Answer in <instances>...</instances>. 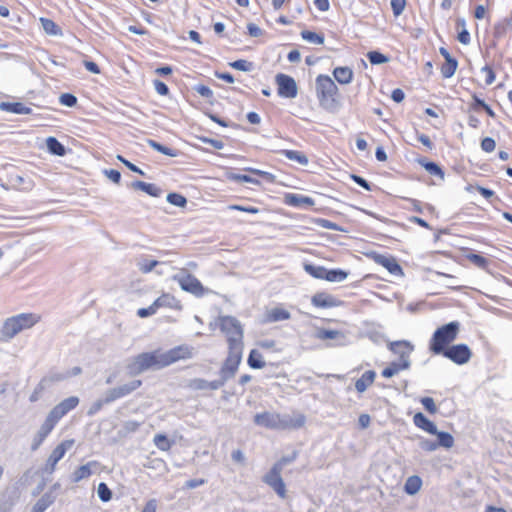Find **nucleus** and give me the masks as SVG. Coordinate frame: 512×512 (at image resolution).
I'll list each match as a JSON object with an SVG mask.
<instances>
[{
    "label": "nucleus",
    "mask_w": 512,
    "mask_h": 512,
    "mask_svg": "<svg viewBox=\"0 0 512 512\" xmlns=\"http://www.w3.org/2000/svg\"><path fill=\"white\" fill-rule=\"evenodd\" d=\"M59 102L67 107H74L77 104V97L71 93H63L59 97Z\"/></svg>",
    "instance_id": "obj_56"
},
{
    "label": "nucleus",
    "mask_w": 512,
    "mask_h": 512,
    "mask_svg": "<svg viewBox=\"0 0 512 512\" xmlns=\"http://www.w3.org/2000/svg\"><path fill=\"white\" fill-rule=\"evenodd\" d=\"M419 446L422 450L427 452L435 451L438 448L437 441H432L429 439H422L419 442Z\"/></svg>",
    "instance_id": "obj_63"
},
{
    "label": "nucleus",
    "mask_w": 512,
    "mask_h": 512,
    "mask_svg": "<svg viewBox=\"0 0 512 512\" xmlns=\"http://www.w3.org/2000/svg\"><path fill=\"white\" fill-rule=\"evenodd\" d=\"M304 270L316 279H325L326 277V268L319 265L314 264H305Z\"/></svg>",
    "instance_id": "obj_40"
},
{
    "label": "nucleus",
    "mask_w": 512,
    "mask_h": 512,
    "mask_svg": "<svg viewBox=\"0 0 512 512\" xmlns=\"http://www.w3.org/2000/svg\"><path fill=\"white\" fill-rule=\"evenodd\" d=\"M376 377V373L373 370L365 371L362 376L356 380L355 389L359 393H363L366 389L373 384Z\"/></svg>",
    "instance_id": "obj_25"
},
{
    "label": "nucleus",
    "mask_w": 512,
    "mask_h": 512,
    "mask_svg": "<svg viewBox=\"0 0 512 512\" xmlns=\"http://www.w3.org/2000/svg\"><path fill=\"white\" fill-rule=\"evenodd\" d=\"M55 502V496L52 492H46L35 503L32 510L35 512H45Z\"/></svg>",
    "instance_id": "obj_29"
},
{
    "label": "nucleus",
    "mask_w": 512,
    "mask_h": 512,
    "mask_svg": "<svg viewBox=\"0 0 512 512\" xmlns=\"http://www.w3.org/2000/svg\"><path fill=\"white\" fill-rule=\"evenodd\" d=\"M458 67V61L453 57L445 60L441 66V74L444 78H451Z\"/></svg>",
    "instance_id": "obj_36"
},
{
    "label": "nucleus",
    "mask_w": 512,
    "mask_h": 512,
    "mask_svg": "<svg viewBox=\"0 0 512 512\" xmlns=\"http://www.w3.org/2000/svg\"><path fill=\"white\" fill-rule=\"evenodd\" d=\"M375 262L385 267L392 275H403V270L394 257L377 255Z\"/></svg>",
    "instance_id": "obj_19"
},
{
    "label": "nucleus",
    "mask_w": 512,
    "mask_h": 512,
    "mask_svg": "<svg viewBox=\"0 0 512 512\" xmlns=\"http://www.w3.org/2000/svg\"><path fill=\"white\" fill-rule=\"evenodd\" d=\"M167 201L177 207H184L187 204V199L179 193H169Z\"/></svg>",
    "instance_id": "obj_54"
},
{
    "label": "nucleus",
    "mask_w": 512,
    "mask_h": 512,
    "mask_svg": "<svg viewBox=\"0 0 512 512\" xmlns=\"http://www.w3.org/2000/svg\"><path fill=\"white\" fill-rule=\"evenodd\" d=\"M298 456V452L297 451H293L290 455H286V456H283L281 457V459H279L276 463H274L275 465H279V467L283 470V468L294 462L296 460Z\"/></svg>",
    "instance_id": "obj_59"
},
{
    "label": "nucleus",
    "mask_w": 512,
    "mask_h": 512,
    "mask_svg": "<svg viewBox=\"0 0 512 512\" xmlns=\"http://www.w3.org/2000/svg\"><path fill=\"white\" fill-rule=\"evenodd\" d=\"M97 494L101 501L108 502L112 499V491L103 482L98 485Z\"/></svg>",
    "instance_id": "obj_52"
},
{
    "label": "nucleus",
    "mask_w": 512,
    "mask_h": 512,
    "mask_svg": "<svg viewBox=\"0 0 512 512\" xmlns=\"http://www.w3.org/2000/svg\"><path fill=\"white\" fill-rule=\"evenodd\" d=\"M227 178L229 180H232V181H236V182H246V183H252V184H260V182L255 179V178H252L246 174H237V173H233V172H229L227 174Z\"/></svg>",
    "instance_id": "obj_51"
},
{
    "label": "nucleus",
    "mask_w": 512,
    "mask_h": 512,
    "mask_svg": "<svg viewBox=\"0 0 512 512\" xmlns=\"http://www.w3.org/2000/svg\"><path fill=\"white\" fill-rule=\"evenodd\" d=\"M160 264H163V262L157 260L141 259L137 265L141 272L149 273Z\"/></svg>",
    "instance_id": "obj_49"
},
{
    "label": "nucleus",
    "mask_w": 512,
    "mask_h": 512,
    "mask_svg": "<svg viewBox=\"0 0 512 512\" xmlns=\"http://www.w3.org/2000/svg\"><path fill=\"white\" fill-rule=\"evenodd\" d=\"M120 398H121V396H120L117 388L114 387L105 392L104 397H103V402L110 404Z\"/></svg>",
    "instance_id": "obj_57"
},
{
    "label": "nucleus",
    "mask_w": 512,
    "mask_h": 512,
    "mask_svg": "<svg viewBox=\"0 0 512 512\" xmlns=\"http://www.w3.org/2000/svg\"><path fill=\"white\" fill-rule=\"evenodd\" d=\"M279 413L263 412L254 416V423L269 429L279 430Z\"/></svg>",
    "instance_id": "obj_14"
},
{
    "label": "nucleus",
    "mask_w": 512,
    "mask_h": 512,
    "mask_svg": "<svg viewBox=\"0 0 512 512\" xmlns=\"http://www.w3.org/2000/svg\"><path fill=\"white\" fill-rule=\"evenodd\" d=\"M154 306L157 308L167 307L172 309H181L180 301L169 293H163L154 301Z\"/></svg>",
    "instance_id": "obj_22"
},
{
    "label": "nucleus",
    "mask_w": 512,
    "mask_h": 512,
    "mask_svg": "<svg viewBox=\"0 0 512 512\" xmlns=\"http://www.w3.org/2000/svg\"><path fill=\"white\" fill-rule=\"evenodd\" d=\"M131 187L135 190H141L153 197H159L162 193V190L155 184L146 183L139 180L132 182Z\"/></svg>",
    "instance_id": "obj_26"
},
{
    "label": "nucleus",
    "mask_w": 512,
    "mask_h": 512,
    "mask_svg": "<svg viewBox=\"0 0 512 512\" xmlns=\"http://www.w3.org/2000/svg\"><path fill=\"white\" fill-rule=\"evenodd\" d=\"M337 92L338 87L331 77L319 75L316 78V95L322 108L328 111H333L337 108V101L335 99Z\"/></svg>",
    "instance_id": "obj_3"
},
{
    "label": "nucleus",
    "mask_w": 512,
    "mask_h": 512,
    "mask_svg": "<svg viewBox=\"0 0 512 512\" xmlns=\"http://www.w3.org/2000/svg\"><path fill=\"white\" fill-rule=\"evenodd\" d=\"M0 110L14 113V114H30L32 109L30 107L25 106L21 102H1Z\"/></svg>",
    "instance_id": "obj_24"
},
{
    "label": "nucleus",
    "mask_w": 512,
    "mask_h": 512,
    "mask_svg": "<svg viewBox=\"0 0 512 512\" xmlns=\"http://www.w3.org/2000/svg\"><path fill=\"white\" fill-rule=\"evenodd\" d=\"M496 147V142L491 137H485L481 141V149L487 153L493 152Z\"/></svg>",
    "instance_id": "obj_60"
},
{
    "label": "nucleus",
    "mask_w": 512,
    "mask_h": 512,
    "mask_svg": "<svg viewBox=\"0 0 512 512\" xmlns=\"http://www.w3.org/2000/svg\"><path fill=\"white\" fill-rule=\"evenodd\" d=\"M40 317L33 313H21L7 318L0 330V339L4 342L11 340L18 333L33 327Z\"/></svg>",
    "instance_id": "obj_1"
},
{
    "label": "nucleus",
    "mask_w": 512,
    "mask_h": 512,
    "mask_svg": "<svg viewBox=\"0 0 512 512\" xmlns=\"http://www.w3.org/2000/svg\"><path fill=\"white\" fill-rule=\"evenodd\" d=\"M194 90L202 97L210 99L213 97V91L206 85L198 84L194 86Z\"/></svg>",
    "instance_id": "obj_61"
},
{
    "label": "nucleus",
    "mask_w": 512,
    "mask_h": 512,
    "mask_svg": "<svg viewBox=\"0 0 512 512\" xmlns=\"http://www.w3.org/2000/svg\"><path fill=\"white\" fill-rule=\"evenodd\" d=\"M46 146L48 151L56 156H64L66 149L62 143H60L55 137H48L46 139Z\"/></svg>",
    "instance_id": "obj_33"
},
{
    "label": "nucleus",
    "mask_w": 512,
    "mask_h": 512,
    "mask_svg": "<svg viewBox=\"0 0 512 512\" xmlns=\"http://www.w3.org/2000/svg\"><path fill=\"white\" fill-rule=\"evenodd\" d=\"M275 80L278 85L277 93L280 97L292 99L297 96L298 88L293 77L279 73Z\"/></svg>",
    "instance_id": "obj_12"
},
{
    "label": "nucleus",
    "mask_w": 512,
    "mask_h": 512,
    "mask_svg": "<svg viewBox=\"0 0 512 512\" xmlns=\"http://www.w3.org/2000/svg\"><path fill=\"white\" fill-rule=\"evenodd\" d=\"M421 404L424 406V408L430 413L435 414L437 412V407L434 402V399L431 397H423L421 399Z\"/></svg>",
    "instance_id": "obj_62"
},
{
    "label": "nucleus",
    "mask_w": 512,
    "mask_h": 512,
    "mask_svg": "<svg viewBox=\"0 0 512 512\" xmlns=\"http://www.w3.org/2000/svg\"><path fill=\"white\" fill-rule=\"evenodd\" d=\"M219 327L226 335L228 348L233 345L243 347V327L240 321L233 316H220L218 318Z\"/></svg>",
    "instance_id": "obj_5"
},
{
    "label": "nucleus",
    "mask_w": 512,
    "mask_h": 512,
    "mask_svg": "<svg viewBox=\"0 0 512 512\" xmlns=\"http://www.w3.org/2000/svg\"><path fill=\"white\" fill-rule=\"evenodd\" d=\"M419 163L425 168V170L430 173L431 175H434V176H439L440 178H444V172L443 170L440 168V166L438 164H436L435 162H430V161H424V160H420Z\"/></svg>",
    "instance_id": "obj_44"
},
{
    "label": "nucleus",
    "mask_w": 512,
    "mask_h": 512,
    "mask_svg": "<svg viewBox=\"0 0 512 512\" xmlns=\"http://www.w3.org/2000/svg\"><path fill=\"white\" fill-rule=\"evenodd\" d=\"M40 22L42 24L43 30L47 34L53 35V36H57V35H61L62 34L61 29L59 28V26L53 20L42 17V18H40Z\"/></svg>",
    "instance_id": "obj_38"
},
{
    "label": "nucleus",
    "mask_w": 512,
    "mask_h": 512,
    "mask_svg": "<svg viewBox=\"0 0 512 512\" xmlns=\"http://www.w3.org/2000/svg\"><path fill=\"white\" fill-rule=\"evenodd\" d=\"M242 353L243 347L235 345L229 347L228 356L220 369V376H223L224 380H229L234 377L242 360Z\"/></svg>",
    "instance_id": "obj_7"
},
{
    "label": "nucleus",
    "mask_w": 512,
    "mask_h": 512,
    "mask_svg": "<svg viewBox=\"0 0 512 512\" xmlns=\"http://www.w3.org/2000/svg\"><path fill=\"white\" fill-rule=\"evenodd\" d=\"M8 182L11 187L19 190L29 191L33 187V182L30 179L26 180L20 175L11 174L8 178Z\"/></svg>",
    "instance_id": "obj_28"
},
{
    "label": "nucleus",
    "mask_w": 512,
    "mask_h": 512,
    "mask_svg": "<svg viewBox=\"0 0 512 512\" xmlns=\"http://www.w3.org/2000/svg\"><path fill=\"white\" fill-rule=\"evenodd\" d=\"M311 303L313 306L319 308H332L340 306L342 301L326 292H318L312 296Z\"/></svg>",
    "instance_id": "obj_16"
},
{
    "label": "nucleus",
    "mask_w": 512,
    "mask_h": 512,
    "mask_svg": "<svg viewBox=\"0 0 512 512\" xmlns=\"http://www.w3.org/2000/svg\"><path fill=\"white\" fill-rule=\"evenodd\" d=\"M333 76L340 84H349L353 79V71L347 66L336 67Z\"/></svg>",
    "instance_id": "obj_30"
},
{
    "label": "nucleus",
    "mask_w": 512,
    "mask_h": 512,
    "mask_svg": "<svg viewBox=\"0 0 512 512\" xmlns=\"http://www.w3.org/2000/svg\"><path fill=\"white\" fill-rule=\"evenodd\" d=\"M467 259L479 268L485 269L488 265V260L479 254H469Z\"/></svg>",
    "instance_id": "obj_55"
},
{
    "label": "nucleus",
    "mask_w": 512,
    "mask_h": 512,
    "mask_svg": "<svg viewBox=\"0 0 512 512\" xmlns=\"http://www.w3.org/2000/svg\"><path fill=\"white\" fill-rule=\"evenodd\" d=\"M229 66L243 72H250L253 70L254 65L252 62H249L244 59H239L234 62L229 63Z\"/></svg>",
    "instance_id": "obj_50"
},
{
    "label": "nucleus",
    "mask_w": 512,
    "mask_h": 512,
    "mask_svg": "<svg viewBox=\"0 0 512 512\" xmlns=\"http://www.w3.org/2000/svg\"><path fill=\"white\" fill-rule=\"evenodd\" d=\"M74 440H64L58 444L51 454L49 455L45 465L42 468V473L51 475L56 469L57 463L64 457L66 452L73 446Z\"/></svg>",
    "instance_id": "obj_9"
},
{
    "label": "nucleus",
    "mask_w": 512,
    "mask_h": 512,
    "mask_svg": "<svg viewBox=\"0 0 512 512\" xmlns=\"http://www.w3.org/2000/svg\"><path fill=\"white\" fill-rule=\"evenodd\" d=\"M157 308L154 306V302L146 308H140L137 310V316L140 318H146L154 315L157 312Z\"/></svg>",
    "instance_id": "obj_64"
},
{
    "label": "nucleus",
    "mask_w": 512,
    "mask_h": 512,
    "mask_svg": "<svg viewBox=\"0 0 512 512\" xmlns=\"http://www.w3.org/2000/svg\"><path fill=\"white\" fill-rule=\"evenodd\" d=\"M442 356L451 360L457 365H463L470 361L472 351L466 344L451 345L446 350L441 352Z\"/></svg>",
    "instance_id": "obj_10"
},
{
    "label": "nucleus",
    "mask_w": 512,
    "mask_h": 512,
    "mask_svg": "<svg viewBox=\"0 0 512 512\" xmlns=\"http://www.w3.org/2000/svg\"><path fill=\"white\" fill-rule=\"evenodd\" d=\"M348 277V272L341 269L326 270L325 280L330 282H342Z\"/></svg>",
    "instance_id": "obj_42"
},
{
    "label": "nucleus",
    "mask_w": 512,
    "mask_h": 512,
    "mask_svg": "<svg viewBox=\"0 0 512 512\" xmlns=\"http://www.w3.org/2000/svg\"><path fill=\"white\" fill-rule=\"evenodd\" d=\"M125 368L129 376H137L149 369H161L158 350L138 354L127 361Z\"/></svg>",
    "instance_id": "obj_4"
},
{
    "label": "nucleus",
    "mask_w": 512,
    "mask_h": 512,
    "mask_svg": "<svg viewBox=\"0 0 512 512\" xmlns=\"http://www.w3.org/2000/svg\"><path fill=\"white\" fill-rule=\"evenodd\" d=\"M301 36L304 40L314 43V44H317V45H321L324 43V36L322 34H318L316 32L304 30L301 32Z\"/></svg>",
    "instance_id": "obj_47"
},
{
    "label": "nucleus",
    "mask_w": 512,
    "mask_h": 512,
    "mask_svg": "<svg viewBox=\"0 0 512 512\" xmlns=\"http://www.w3.org/2000/svg\"><path fill=\"white\" fill-rule=\"evenodd\" d=\"M147 144L152 148L154 149L155 151L159 152V153H162L166 156H169V157H177L179 152L175 149H172V148H169V147H166L162 144H160L159 142L155 141V140H152V139H148L147 140Z\"/></svg>",
    "instance_id": "obj_34"
},
{
    "label": "nucleus",
    "mask_w": 512,
    "mask_h": 512,
    "mask_svg": "<svg viewBox=\"0 0 512 512\" xmlns=\"http://www.w3.org/2000/svg\"><path fill=\"white\" fill-rule=\"evenodd\" d=\"M142 425L141 422L135 421V420H128L125 421L122 425V428L120 430V434L122 436H127L131 433L136 432L140 426Z\"/></svg>",
    "instance_id": "obj_46"
},
{
    "label": "nucleus",
    "mask_w": 512,
    "mask_h": 512,
    "mask_svg": "<svg viewBox=\"0 0 512 512\" xmlns=\"http://www.w3.org/2000/svg\"><path fill=\"white\" fill-rule=\"evenodd\" d=\"M98 467L99 463L97 461H89L88 463L81 465L72 473V482L78 483L83 479L89 478L93 473V469Z\"/></svg>",
    "instance_id": "obj_17"
},
{
    "label": "nucleus",
    "mask_w": 512,
    "mask_h": 512,
    "mask_svg": "<svg viewBox=\"0 0 512 512\" xmlns=\"http://www.w3.org/2000/svg\"><path fill=\"white\" fill-rule=\"evenodd\" d=\"M247 362L252 369H262L265 366L263 356L257 349L250 351Z\"/></svg>",
    "instance_id": "obj_35"
},
{
    "label": "nucleus",
    "mask_w": 512,
    "mask_h": 512,
    "mask_svg": "<svg viewBox=\"0 0 512 512\" xmlns=\"http://www.w3.org/2000/svg\"><path fill=\"white\" fill-rule=\"evenodd\" d=\"M434 435L437 436V445L438 447H443L446 449H450L454 445V438L453 436L448 432L438 431V433H435Z\"/></svg>",
    "instance_id": "obj_39"
},
{
    "label": "nucleus",
    "mask_w": 512,
    "mask_h": 512,
    "mask_svg": "<svg viewBox=\"0 0 512 512\" xmlns=\"http://www.w3.org/2000/svg\"><path fill=\"white\" fill-rule=\"evenodd\" d=\"M389 349L394 354L399 356L398 361L405 362V361H410V355H411L414 347H413V345H411L410 342L401 340V341L391 342L389 344Z\"/></svg>",
    "instance_id": "obj_15"
},
{
    "label": "nucleus",
    "mask_w": 512,
    "mask_h": 512,
    "mask_svg": "<svg viewBox=\"0 0 512 512\" xmlns=\"http://www.w3.org/2000/svg\"><path fill=\"white\" fill-rule=\"evenodd\" d=\"M422 487V479L417 475L409 476L404 484V491L408 495L417 494Z\"/></svg>",
    "instance_id": "obj_31"
},
{
    "label": "nucleus",
    "mask_w": 512,
    "mask_h": 512,
    "mask_svg": "<svg viewBox=\"0 0 512 512\" xmlns=\"http://www.w3.org/2000/svg\"><path fill=\"white\" fill-rule=\"evenodd\" d=\"M410 366H411V361H405V362L393 361L389 364V366H387L386 368H384L382 370L381 374L385 378H391L394 375L398 374L400 371L409 369Z\"/></svg>",
    "instance_id": "obj_23"
},
{
    "label": "nucleus",
    "mask_w": 512,
    "mask_h": 512,
    "mask_svg": "<svg viewBox=\"0 0 512 512\" xmlns=\"http://www.w3.org/2000/svg\"><path fill=\"white\" fill-rule=\"evenodd\" d=\"M284 202L289 206L297 208L313 206L315 204L313 198L293 193L286 194L284 197Z\"/></svg>",
    "instance_id": "obj_18"
},
{
    "label": "nucleus",
    "mask_w": 512,
    "mask_h": 512,
    "mask_svg": "<svg viewBox=\"0 0 512 512\" xmlns=\"http://www.w3.org/2000/svg\"><path fill=\"white\" fill-rule=\"evenodd\" d=\"M173 280L179 284L182 290L196 297H202L208 292V289L204 288L202 283L186 269H181L178 274L173 276Z\"/></svg>",
    "instance_id": "obj_6"
},
{
    "label": "nucleus",
    "mask_w": 512,
    "mask_h": 512,
    "mask_svg": "<svg viewBox=\"0 0 512 512\" xmlns=\"http://www.w3.org/2000/svg\"><path fill=\"white\" fill-rule=\"evenodd\" d=\"M281 153L285 155L289 160L296 161L301 165L308 164V158L305 154L296 150H282Z\"/></svg>",
    "instance_id": "obj_41"
},
{
    "label": "nucleus",
    "mask_w": 512,
    "mask_h": 512,
    "mask_svg": "<svg viewBox=\"0 0 512 512\" xmlns=\"http://www.w3.org/2000/svg\"><path fill=\"white\" fill-rule=\"evenodd\" d=\"M306 423V416L300 412L292 414H280L279 430H296L302 428Z\"/></svg>",
    "instance_id": "obj_13"
},
{
    "label": "nucleus",
    "mask_w": 512,
    "mask_h": 512,
    "mask_svg": "<svg viewBox=\"0 0 512 512\" xmlns=\"http://www.w3.org/2000/svg\"><path fill=\"white\" fill-rule=\"evenodd\" d=\"M64 411L59 409L58 406H55L47 415L46 419L49 423H51L54 427L58 423V421L65 416Z\"/></svg>",
    "instance_id": "obj_53"
},
{
    "label": "nucleus",
    "mask_w": 512,
    "mask_h": 512,
    "mask_svg": "<svg viewBox=\"0 0 512 512\" xmlns=\"http://www.w3.org/2000/svg\"><path fill=\"white\" fill-rule=\"evenodd\" d=\"M53 429L54 426L47 420H45L41 425L40 429L38 430L37 434L33 438L31 450L36 451Z\"/></svg>",
    "instance_id": "obj_20"
},
{
    "label": "nucleus",
    "mask_w": 512,
    "mask_h": 512,
    "mask_svg": "<svg viewBox=\"0 0 512 512\" xmlns=\"http://www.w3.org/2000/svg\"><path fill=\"white\" fill-rule=\"evenodd\" d=\"M192 357L191 349L188 346L180 345L174 347L166 352H161L158 350V359L160 368H164L169 366L179 360L189 359Z\"/></svg>",
    "instance_id": "obj_8"
},
{
    "label": "nucleus",
    "mask_w": 512,
    "mask_h": 512,
    "mask_svg": "<svg viewBox=\"0 0 512 512\" xmlns=\"http://www.w3.org/2000/svg\"><path fill=\"white\" fill-rule=\"evenodd\" d=\"M459 331L460 323L458 321H452L437 328L429 341V350L434 355L441 354L456 340Z\"/></svg>",
    "instance_id": "obj_2"
},
{
    "label": "nucleus",
    "mask_w": 512,
    "mask_h": 512,
    "mask_svg": "<svg viewBox=\"0 0 512 512\" xmlns=\"http://www.w3.org/2000/svg\"><path fill=\"white\" fill-rule=\"evenodd\" d=\"M291 314L288 310H285L281 307H275L269 310L266 313V322L272 323V322H278L283 320L290 319Z\"/></svg>",
    "instance_id": "obj_27"
},
{
    "label": "nucleus",
    "mask_w": 512,
    "mask_h": 512,
    "mask_svg": "<svg viewBox=\"0 0 512 512\" xmlns=\"http://www.w3.org/2000/svg\"><path fill=\"white\" fill-rule=\"evenodd\" d=\"M78 404H79V398L77 396H70V397L64 399L63 401H61L56 406H58L59 409H61L62 411H64L65 414H67L68 412H70L71 410L76 408Z\"/></svg>",
    "instance_id": "obj_43"
},
{
    "label": "nucleus",
    "mask_w": 512,
    "mask_h": 512,
    "mask_svg": "<svg viewBox=\"0 0 512 512\" xmlns=\"http://www.w3.org/2000/svg\"><path fill=\"white\" fill-rule=\"evenodd\" d=\"M413 422L415 426L430 434L438 433L436 425L421 412H418L414 415Z\"/></svg>",
    "instance_id": "obj_21"
},
{
    "label": "nucleus",
    "mask_w": 512,
    "mask_h": 512,
    "mask_svg": "<svg viewBox=\"0 0 512 512\" xmlns=\"http://www.w3.org/2000/svg\"><path fill=\"white\" fill-rule=\"evenodd\" d=\"M142 385L141 380H132L129 383L117 386V390L121 396V398L131 394L135 390H137Z\"/></svg>",
    "instance_id": "obj_37"
},
{
    "label": "nucleus",
    "mask_w": 512,
    "mask_h": 512,
    "mask_svg": "<svg viewBox=\"0 0 512 512\" xmlns=\"http://www.w3.org/2000/svg\"><path fill=\"white\" fill-rule=\"evenodd\" d=\"M282 469L279 465H273L263 477V482L271 487L282 499L286 498V485L281 477Z\"/></svg>",
    "instance_id": "obj_11"
},
{
    "label": "nucleus",
    "mask_w": 512,
    "mask_h": 512,
    "mask_svg": "<svg viewBox=\"0 0 512 512\" xmlns=\"http://www.w3.org/2000/svg\"><path fill=\"white\" fill-rule=\"evenodd\" d=\"M367 58L372 65H380L387 63L389 58L379 51H370L367 54Z\"/></svg>",
    "instance_id": "obj_48"
},
{
    "label": "nucleus",
    "mask_w": 512,
    "mask_h": 512,
    "mask_svg": "<svg viewBox=\"0 0 512 512\" xmlns=\"http://www.w3.org/2000/svg\"><path fill=\"white\" fill-rule=\"evenodd\" d=\"M315 337L320 340H327V339H336L341 340L340 344H343V340L345 339V335L343 332L338 330H328V329H319L316 332Z\"/></svg>",
    "instance_id": "obj_32"
},
{
    "label": "nucleus",
    "mask_w": 512,
    "mask_h": 512,
    "mask_svg": "<svg viewBox=\"0 0 512 512\" xmlns=\"http://www.w3.org/2000/svg\"><path fill=\"white\" fill-rule=\"evenodd\" d=\"M390 4L393 14L397 17L403 13L406 6V0H391Z\"/></svg>",
    "instance_id": "obj_58"
},
{
    "label": "nucleus",
    "mask_w": 512,
    "mask_h": 512,
    "mask_svg": "<svg viewBox=\"0 0 512 512\" xmlns=\"http://www.w3.org/2000/svg\"><path fill=\"white\" fill-rule=\"evenodd\" d=\"M153 442L155 446L161 451H168L172 446V442L164 434H156Z\"/></svg>",
    "instance_id": "obj_45"
}]
</instances>
